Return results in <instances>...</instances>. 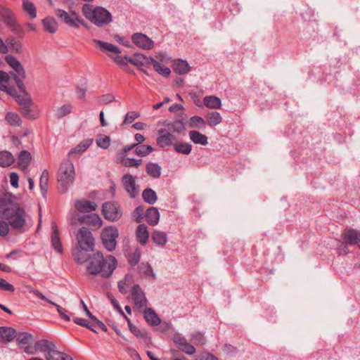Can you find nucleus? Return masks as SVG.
Returning a JSON list of instances; mask_svg holds the SVG:
<instances>
[{"label":"nucleus","mask_w":360,"mask_h":360,"mask_svg":"<svg viewBox=\"0 0 360 360\" xmlns=\"http://www.w3.org/2000/svg\"><path fill=\"white\" fill-rule=\"evenodd\" d=\"M6 62L14 70L18 69L22 65L19 60L13 56H7L5 58Z\"/></svg>","instance_id":"63"},{"label":"nucleus","mask_w":360,"mask_h":360,"mask_svg":"<svg viewBox=\"0 0 360 360\" xmlns=\"http://www.w3.org/2000/svg\"><path fill=\"white\" fill-rule=\"evenodd\" d=\"M79 247L85 251H93L94 248V238L90 230L86 227L80 228L77 234Z\"/></svg>","instance_id":"10"},{"label":"nucleus","mask_w":360,"mask_h":360,"mask_svg":"<svg viewBox=\"0 0 360 360\" xmlns=\"http://www.w3.org/2000/svg\"><path fill=\"white\" fill-rule=\"evenodd\" d=\"M51 243L52 248L58 253H63V248L60 240V233L55 221L51 223Z\"/></svg>","instance_id":"16"},{"label":"nucleus","mask_w":360,"mask_h":360,"mask_svg":"<svg viewBox=\"0 0 360 360\" xmlns=\"http://www.w3.org/2000/svg\"><path fill=\"white\" fill-rule=\"evenodd\" d=\"M75 180V167L70 160H63L58 172V189L61 193L68 191Z\"/></svg>","instance_id":"4"},{"label":"nucleus","mask_w":360,"mask_h":360,"mask_svg":"<svg viewBox=\"0 0 360 360\" xmlns=\"http://www.w3.org/2000/svg\"><path fill=\"white\" fill-rule=\"evenodd\" d=\"M32 160V155L27 150H22L18 155V166L25 170L27 169Z\"/></svg>","instance_id":"31"},{"label":"nucleus","mask_w":360,"mask_h":360,"mask_svg":"<svg viewBox=\"0 0 360 360\" xmlns=\"http://www.w3.org/2000/svg\"><path fill=\"white\" fill-rule=\"evenodd\" d=\"M131 296L135 305L139 308L146 306L148 300L145 296V293L139 284H135L131 288Z\"/></svg>","instance_id":"15"},{"label":"nucleus","mask_w":360,"mask_h":360,"mask_svg":"<svg viewBox=\"0 0 360 360\" xmlns=\"http://www.w3.org/2000/svg\"><path fill=\"white\" fill-rule=\"evenodd\" d=\"M144 207L141 205H139L135 208L133 212V216L134 217L135 221L137 223H141L143 221V214H144Z\"/></svg>","instance_id":"59"},{"label":"nucleus","mask_w":360,"mask_h":360,"mask_svg":"<svg viewBox=\"0 0 360 360\" xmlns=\"http://www.w3.org/2000/svg\"><path fill=\"white\" fill-rule=\"evenodd\" d=\"M141 57L142 54H136L134 57H131L128 55L124 56L127 62L136 66L138 68L143 66L142 59L141 58Z\"/></svg>","instance_id":"52"},{"label":"nucleus","mask_w":360,"mask_h":360,"mask_svg":"<svg viewBox=\"0 0 360 360\" xmlns=\"http://www.w3.org/2000/svg\"><path fill=\"white\" fill-rule=\"evenodd\" d=\"M207 123L210 127H214L222 122V117L217 111H212L206 115Z\"/></svg>","instance_id":"40"},{"label":"nucleus","mask_w":360,"mask_h":360,"mask_svg":"<svg viewBox=\"0 0 360 360\" xmlns=\"http://www.w3.org/2000/svg\"><path fill=\"white\" fill-rule=\"evenodd\" d=\"M17 331L12 327L1 326L0 327V341L4 342H10L15 339Z\"/></svg>","instance_id":"24"},{"label":"nucleus","mask_w":360,"mask_h":360,"mask_svg":"<svg viewBox=\"0 0 360 360\" xmlns=\"http://www.w3.org/2000/svg\"><path fill=\"white\" fill-rule=\"evenodd\" d=\"M142 198L149 205H153L158 199L156 193L150 188H147L143 191Z\"/></svg>","instance_id":"43"},{"label":"nucleus","mask_w":360,"mask_h":360,"mask_svg":"<svg viewBox=\"0 0 360 360\" xmlns=\"http://www.w3.org/2000/svg\"><path fill=\"white\" fill-rule=\"evenodd\" d=\"M146 219L150 226L158 224L160 219V213L157 207H149L146 212Z\"/></svg>","instance_id":"28"},{"label":"nucleus","mask_w":360,"mask_h":360,"mask_svg":"<svg viewBox=\"0 0 360 360\" xmlns=\"http://www.w3.org/2000/svg\"><path fill=\"white\" fill-rule=\"evenodd\" d=\"M56 15L63 22L68 25L69 27H74L76 29L78 28V23L77 22L75 15H72L71 16L65 10L60 8L56 10Z\"/></svg>","instance_id":"20"},{"label":"nucleus","mask_w":360,"mask_h":360,"mask_svg":"<svg viewBox=\"0 0 360 360\" xmlns=\"http://www.w3.org/2000/svg\"><path fill=\"white\" fill-rule=\"evenodd\" d=\"M190 139L195 144L205 146L208 143V138L206 135L198 131L191 130L189 131Z\"/></svg>","instance_id":"30"},{"label":"nucleus","mask_w":360,"mask_h":360,"mask_svg":"<svg viewBox=\"0 0 360 360\" xmlns=\"http://www.w3.org/2000/svg\"><path fill=\"white\" fill-rule=\"evenodd\" d=\"M18 39H22L25 36L23 27L18 23L17 20L8 27Z\"/></svg>","instance_id":"50"},{"label":"nucleus","mask_w":360,"mask_h":360,"mask_svg":"<svg viewBox=\"0 0 360 360\" xmlns=\"http://www.w3.org/2000/svg\"><path fill=\"white\" fill-rule=\"evenodd\" d=\"M22 9L29 15L31 19L37 17V8L30 0H22Z\"/></svg>","instance_id":"45"},{"label":"nucleus","mask_w":360,"mask_h":360,"mask_svg":"<svg viewBox=\"0 0 360 360\" xmlns=\"http://www.w3.org/2000/svg\"><path fill=\"white\" fill-rule=\"evenodd\" d=\"M153 148L150 145H138L135 147L134 153L139 157H145L153 151Z\"/></svg>","instance_id":"48"},{"label":"nucleus","mask_w":360,"mask_h":360,"mask_svg":"<svg viewBox=\"0 0 360 360\" xmlns=\"http://www.w3.org/2000/svg\"><path fill=\"white\" fill-rule=\"evenodd\" d=\"M9 223L0 220V236H6L9 233Z\"/></svg>","instance_id":"64"},{"label":"nucleus","mask_w":360,"mask_h":360,"mask_svg":"<svg viewBox=\"0 0 360 360\" xmlns=\"http://www.w3.org/2000/svg\"><path fill=\"white\" fill-rule=\"evenodd\" d=\"M140 117V113L136 111H131L126 114L123 124H128L132 123L136 119Z\"/></svg>","instance_id":"61"},{"label":"nucleus","mask_w":360,"mask_h":360,"mask_svg":"<svg viewBox=\"0 0 360 360\" xmlns=\"http://www.w3.org/2000/svg\"><path fill=\"white\" fill-rule=\"evenodd\" d=\"M131 41L137 46L143 49L150 50L154 46L153 41L147 35L141 32L134 33L131 36Z\"/></svg>","instance_id":"13"},{"label":"nucleus","mask_w":360,"mask_h":360,"mask_svg":"<svg viewBox=\"0 0 360 360\" xmlns=\"http://www.w3.org/2000/svg\"><path fill=\"white\" fill-rule=\"evenodd\" d=\"M173 147L176 152L184 155L190 154L192 150V145L184 142H176L173 144Z\"/></svg>","instance_id":"44"},{"label":"nucleus","mask_w":360,"mask_h":360,"mask_svg":"<svg viewBox=\"0 0 360 360\" xmlns=\"http://www.w3.org/2000/svg\"><path fill=\"white\" fill-rule=\"evenodd\" d=\"M93 139H84L82 142H80L75 148H72L68 153L69 155H71L72 153H78L82 154L84 153L89 146L92 144Z\"/></svg>","instance_id":"39"},{"label":"nucleus","mask_w":360,"mask_h":360,"mask_svg":"<svg viewBox=\"0 0 360 360\" xmlns=\"http://www.w3.org/2000/svg\"><path fill=\"white\" fill-rule=\"evenodd\" d=\"M151 60L153 69L160 75L164 77H167L170 75L171 70L168 67L162 65L160 62L157 61L156 60Z\"/></svg>","instance_id":"47"},{"label":"nucleus","mask_w":360,"mask_h":360,"mask_svg":"<svg viewBox=\"0 0 360 360\" xmlns=\"http://www.w3.org/2000/svg\"><path fill=\"white\" fill-rule=\"evenodd\" d=\"M102 214L106 220L116 221L122 216L120 205L116 201H108L103 204Z\"/></svg>","instance_id":"9"},{"label":"nucleus","mask_w":360,"mask_h":360,"mask_svg":"<svg viewBox=\"0 0 360 360\" xmlns=\"http://www.w3.org/2000/svg\"><path fill=\"white\" fill-rule=\"evenodd\" d=\"M82 11L87 20L98 27L108 25L112 20L111 13L102 6H96L93 8L92 5L84 4Z\"/></svg>","instance_id":"3"},{"label":"nucleus","mask_w":360,"mask_h":360,"mask_svg":"<svg viewBox=\"0 0 360 360\" xmlns=\"http://www.w3.org/2000/svg\"><path fill=\"white\" fill-rule=\"evenodd\" d=\"M167 127L169 130L177 133H181V131L185 130V127L183 121L179 120L174 121L172 124H168Z\"/></svg>","instance_id":"55"},{"label":"nucleus","mask_w":360,"mask_h":360,"mask_svg":"<svg viewBox=\"0 0 360 360\" xmlns=\"http://www.w3.org/2000/svg\"><path fill=\"white\" fill-rule=\"evenodd\" d=\"M75 206L77 210L81 213H88L94 211L97 207V205L94 202L85 199L76 200Z\"/></svg>","instance_id":"22"},{"label":"nucleus","mask_w":360,"mask_h":360,"mask_svg":"<svg viewBox=\"0 0 360 360\" xmlns=\"http://www.w3.org/2000/svg\"><path fill=\"white\" fill-rule=\"evenodd\" d=\"M22 94H25V97L23 100L18 101V104L20 107V112L27 120H34L37 119L39 117L37 107L34 103L30 94L27 91Z\"/></svg>","instance_id":"7"},{"label":"nucleus","mask_w":360,"mask_h":360,"mask_svg":"<svg viewBox=\"0 0 360 360\" xmlns=\"http://www.w3.org/2000/svg\"><path fill=\"white\" fill-rule=\"evenodd\" d=\"M149 238V233L147 226L144 224H139L136 229V238L137 240L144 245L147 243Z\"/></svg>","instance_id":"29"},{"label":"nucleus","mask_w":360,"mask_h":360,"mask_svg":"<svg viewBox=\"0 0 360 360\" xmlns=\"http://www.w3.org/2000/svg\"><path fill=\"white\" fill-rule=\"evenodd\" d=\"M146 172L148 176L152 178L157 179L160 176L161 174V167L154 162H148L146 165Z\"/></svg>","instance_id":"41"},{"label":"nucleus","mask_w":360,"mask_h":360,"mask_svg":"<svg viewBox=\"0 0 360 360\" xmlns=\"http://www.w3.org/2000/svg\"><path fill=\"white\" fill-rule=\"evenodd\" d=\"M0 20L8 27L16 21L13 12L8 8L0 5Z\"/></svg>","instance_id":"21"},{"label":"nucleus","mask_w":360,"mask_h":360,"mask_svg":"<svg viewBox=\"0 0 360 360\" xmlns=\"http://www.w3.org/2000/svg\"><path fill=\"white\" fill-rule=\"evenodd\" d=\"M44 30L50 34H54L58 29V23L53 17H46L42 20Z\"/></svg>","instance_id":"33"},{"label":"nucleus","mask_w":360,"mask_h":360,"mask_svg":"<svg viewBox=\"0 0 360 360\" xmlns=\"http://www.w3.org/2000/svg\"><path fill=\"white\" fill-rule=\"evenodd\" d=\"M19 39L14 36H8L6 39L7 49H9L12 52L21 53L22 52V46Z\"/></svg>","instance_id":"25"},{"label":"nucleus","mask_w":360,"mask_h":360,"mask_svg":"<svg viewBox=\"0 0 360 360\" xmlns=\"http://www.w3.org/2000/svg\"><path fill=\"white\" fill-rule=\"evenodd\" d=\"M122 163L123 166L127 167H138L141 163L142 160L141 159H134V158H126L123 160H122Z\"/></svg>","instance_id":"60"},{"label":"nucleus","mask_w":360,"mask_h":360,"mask_svg":"<svg viewBox=\"0 0 360 360\" xmlns=\"http://www.w3.org/2000/svg\"><path fill=\"white\" fill-rule=\"evenodd\" d=\"M93 42L95 44V45L100 49V50L103 52H107L110 51L113 52L115 53L119 54L121 53V50L116 46L105 42L99 39H94ZM108 56L112 58L114 61L122 68L123 67L128 68V62L126 61L124 56L120 55H116L115 56H113L111 54L108 53Z\"/></svg>","instance_id":"6"},{"label":"nucleus","mask_w":360,"mask_h":360,"mask_svg":"<svg viewBox=\"0 0 360 360\" xmlns=\"http://www.w3.org/2000/svg\"><path fill=\"white\" fill-rule=\"evenodd\" d=\"M204 105L210 109H220L221 107V99L216 96H207L203 99Z\"/></svg>","instance_id":"32"},{"label":"nucleus","mask_w":360,"mask_h":360,"mask_svg":"<svg viewBox=\"0 0 360 360\" xmlns=\"http://www.w3.org/2000/svg\"><path fill=\"white\" fill-rule=\"evenodd\" d=\"M5 120L11 126L20 127L22 124L20 117L15 112H8Z\"/></svg>","instance_id":"46"},{"label":"nucleus","mask_w":360,"mask_h":360,"mask_svg":"<svg viewBox=\"0 0 360 360\" xmlns=\"http://www.w3.org/2000/svg\"><path fill=\"white\" fill-rule=\"evenodd\" d=\"M72 110V106L70 104H65L60 106L56 113V117L57 119H61L65 116L70 114Z\"/></svg>","instance_id":"51"},{"label":"nucleus","mask_w":360,"mask_h":360,"mask_svg":"<svg viewBox=\"0 0 360 360\" xmlns=\"http://www.w3.org/2000/svg\"><path fill=\"white\" fill-rule=\"evenodd\" d=\"M14 198L15 196L9 193L0 198V208H3L0 215L2 219L8 221L14 230L21 231L26 224L25 211L18 202H13Z\"/></svg>","instance_id":"1"},{"label":"nucleus","mask_w":360,"mask_h":360,"mask_svg":"<svg viewBox=\"0 0 360 360\" xmlns=\"http://www.w3.org/2000/svg\"><path fill=\"white\" fill-rule=\"evenodd\" d=\"M0 290H3L9 292H14L15 287L13 285L7 282L5 279L0 278Z\"/></svg>","instance_id":"62"},{"label":"nucleus","mask_w":360,"mask_h":360,"mask_svg":"<svg viewBox=\"0 0 360 360\" xmlns=\"http://www.w3.org/2000/svg\"><path fill=\"white\" fill-rule=\"evenodd\" d=\"M87 265V271L92 275L101 274L103 278H109L112 276L117 266V261L112 255L105 257L101 252L90 255Z\"/></svg>","instance_id":"2"},{"label":"nucleus","mask_w":360,"mask_h":360,"mask_svg":"<svg viewBox=\"0 0 360 360\" xmlns=\"http://www.w3.org/2000/svg\"><path fill=\"white\" fill-rule=\"evenodd\" d=\"M118 237V229L113 226H108L105 227L101 233V238L103 245L109 252H112L115 250L117 245V238Z\"/></svg>","instance_id":"8"},{"label":"nucleus","mask_w":360,"mask_h":360,"mask_svg":"<svg viewBox=\"0 0 360 360\" xmlns=\"http://www.w3.org/2000/svg\"><path fill=\"white\" fill-rule=\"evenodd\" d=\"M160 136L157 138L156 139V141H157V144L160 147V148H165L167 146H169L170 145H172L170 143V140L168 138V136H167L165 133L163 134H159Z\"/></svg>","instance_id":"58"},{"label":"nucleus","mask_w":360,"mask_h":360,"mask_svg":"<svg viewBox=\"0 0 360 360\" xmlns=\"http://www.w3.org/2000/svg\"><path fill=\"white\" fill-rule=\"evenodd\" d=\"M341 238L345 248L347 249V245H354L360 243V231L354 229H346L341 234Z\"/></svg>","instance_id":"12"},{"label":"nucleus","mask_w":360,"mask_h":360,"mask_svg":"<svg viewBox=\"0 0 360 360\" xmlns=\"http://www.w3.org/2000/svg\"><path fill=\"white\" fill-rule=\"evenodd\" d=\"M5 92L14 98L17 103H18V101L23 100L25 97V94H18L14 86H7V90H5Z\"/></svg>","instance_id":"56"},{"label":"nucleus","mask_w":360,"mask_h":360,"mask_svg":"<svg viewBox=\"0 0 360 360\" xmlns=\"http://www.w3.org/2000/svg\"><path fill=\"white\" fill-rule=\"evenodd\" d=\"M206 122L205 120L198 115L193 116L190 118L189 127L193 128L202 129L205 128Z\"/></svg>","instance_id":"49"},{"label":"nucleus","mask_w":360,"mask_h":360,"mask_svg":"<svg viewBox=\"0 0 360 360\" xmlns=\"http://www.w3.org/2000/svg\"><path fill=\"white\" fill-rule=\"evenodd\" d=\"M73 321L76 324L85 327L89 329L91 331L97 333V331L93 328V325H91L88 320L82 318L75 317L73 319Z\"/></svg>","instance_id":"57"},{"label":"nucleus","mask_w":360,"mask_h":360,"mask_svg":"<svg viewBox=\"0 0 360 360\" xmlns=\"http://www.w3.org/2000/svg\"><path fill=\"white\" fill-rule=\"evenodd\" d=\"M96 143L98 147L107 149L110 145V138L108 136L100 134L96 139Z\"/></svg>","instance_id":"54"},{"label":"nucleus","mask_w":360,"mask_h":360,"mask_svg":"<svg viewBox=\"0 0 360 360\" xmlns=\"http://www.w3.org/2000/svg\"><path fill=\"white\" fill-rule=\"evenodd\" d=\"M15 73L13 74V78L20 91V93H25L27 91L26 88L24 85L23 80L26 77L25 70L22 66L14 69Z\"/></svg>","instance_id":"19"},{"label":"nucleus","mask_w":360,"mask_h":360,"mask_svg":"<svg viewBox=\"0 0 360 360\" xmlns=\"http://www.w3.org/2000/svg\"><path fill=\"white\" fill-rule=\"evenodd\" d=\"M143 314V318L148 325L157 326L161 323V319L153 309L146 308Z\"/></svg>","instance_id":"23"},{"label":"nucleus","mask_w":360,"mask_h":360,"mask_svg":"<svg viewBox=\"0 0 360 360\" xmlns=\"http://www.w3.org/2000/svg\"><path fill=\"white\" fill-rule=\"evenodd\" d=\"M49 173L47 169H44L40 176L39 186L41 194L44 198H46L49 190Z\"/></svg>","instance_id":"35"},{"label":"nucleus","mask_w":360,"mask_h":360,"mask_svg":"<svg viewBox=\"0 0 360 360\" xmlns=\"http://www.w3.org/2000/svg\"><path fill=\"white\" fill-rule=\"evenodd\" d=\"M14 162L15 158L11 152L7 150L0 151V167H8Z\"/></svg>","instance_id":"34"},{"label":"nucleus","mask_w":360,"mask_h":360,"mask_svg":"<svg viewBox=\"0 0 360 360\" xmlns=\"http://www.w3.org/2000/svg\"><path fill=\"white\" fill-rule=\"evenodd\" d=\"M93 139H84L82 142H80L75 148H72L68 153L69 155H71L72 153H78L82 154L84 153L89 146L92 144Z\"/></svg>","instance_id":"38"},{"label":"nucleus","mask_w":360,"mask_h":360,"mask_svg":"<svg viewBox=\"0 0 360 360\" xmlns=\"http://www.w3.org/2000/svg\"><path fill=\"white\" fill-rule=\"evenodd\" d=\"M38 352L44 354L45 360H65L70 356L63 352L57 349L56 345L46 339L39 340L36 342Z\"/></svg>","instance_id":"5"},{"label":"nucleus","mask_w":360,"mask_h":360,"mask_svg":"<svg viewBox=\"0 0 360 360\" xmlns=\"http://www.w3.org/2000/svg\"><path fill=\"white\" fill-rule=\"evenodd\" d=\"M122 183L125 190L129 193L130 197L134 198L138 193L135 178L131 174H126L122 176Z\"/></svg>","instance_id":"17"},{"label":"nucleus","mask_w":360,"mask_h":360,"mask_svg":"<svg viewBox=\"0 0 360 360\" xmlns=\"http://www.w3.org/2000/svg\"><path fill=\"white\" fill-rule=\"evenodd\" d=\"M89 251L82 249L80 247L77 246L75 250H72V257L74 260L77 264H84L89 260L90 255L88 254Z\"/></svg>","instance_id":"26"},{"label":"nucleus","mask_w":360,"mask_h":360,"mask_svg":"<svg viewBox=\"0 0 360 360\" xmlns=\"http://www.w3.org/2000/svg\"><path fill=\"white\" fill-rule=\"evenodd\" d=\"M141 259V252L139 249H136L131 254L127 257L128 263L131 266H135L139 264Z\"/></svg>","instance_id":"53"},{"label":"nucleus","mask_w":360,"mask_h":360,"mask_svg":"<svg viewBox=\"0 0 360 360\" xmlns=\"http://www.w3.org/2000/svg\"><path fill=\"white\" fill-rule=\"evenodd\" d=\"M93 139H84L82 142H80L75 148H72L68 153L69 155H71L72 153H78L82 154L84 153L89 146L92 144Z\"/></svg>","instance_id":"36"},{"label":"nucleus","mask_w":360,"mask_h":360,"mask_svg":"<svg viewBox=\"0 0 360 360\" xmlns=\"http://www.w3.org/2000/svg\"><path fill=\"white\" fill-rule=\"evenodd\" d=\"M15 340L19 348L23 349L24 352L28 354H35L39 349H37L36 343L34 347L31 346L33 341V335L27 332H22L16 334Z\"/></svg>","instance_id":"11"},{"label":"nucleus","mask_w":360,"mask_h":360,"mask_svg":"<svg viewBox=\"0 0 360 360\" xmlns=\"http://www.w3.org/2000/svg\"><path fill=\"white\" fill-rule=\"evenodd\" d=\"M152 240L160 246H163L167 242V234L160 231L155 230L151 235Z\"/></svg>","instance_id":"42"},{"label":"nucleus","mask_w":360,"mask_h":360,"mask_svg":"<svg viewBox=\"0 0 360 360\" xmlns=\"http://www.w3.org/2000/svg\"><path fill=\"white\" fill-rule=\"evenodd\" d=\"M78 220L82 223L90 226L92 230H97L103 225L101 218L97 214H89L79 217Z\"/></svg>","instance_id":"14"},{"label":"nucleus","mask_w":360,"mask_h":360,"mask_svg":"<svg viewBox=\"0 0 360 360\" xmlns=\"http://www.w3.org/2000/svg\"><path fill=\"white\" fill-rule=\"evenodd\" d=\"M174 342L181 352L188 355H192L195 352V348L193 345L187 342L184 337L174 336Z\"/></svg>","instance_id":"18"},{"label":"nucleus","mask_w":360,"mask_h":360,"mask_svg":"<svg viewBox=\"0 0 360 360\" xmlns=\"http://www.w3.org/2000/svg\"><path fill=\"white\" fill-rule=\"evenodd\" d=\"M172 68L174 72L179 75H185L191 70V67L188 62L181 59L174 60Z\"/></svg>","instance_id":"27"},{"label":"nucleus","mask_w":360,"mask_h":360,"mask_svg":"<svg viewBox=\"0 0 360 360\" xmlns=\"http://www.w3.org/2000/svg\"><path fill=\"white\" fill-rule=\"evenodd\" d=\"M93 139H84L82 142H80L75 148H72L68 153L69 155H71L72 153H78L82 154L84 153L89 146L92 144Z\"/></svg>","instance_id":"37"}]
</instances>
